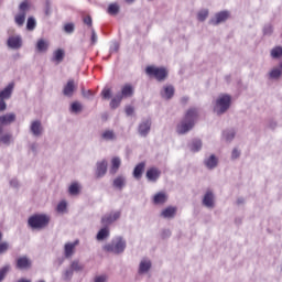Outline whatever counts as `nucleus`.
Instances as JSON below:
<instances>
[{
    "mask_svg": "<svg viewBox=\"0 0 282 282\" xmlns=\"http://www.w3.org/2000/svg\"><path fill=\"white\" fill-rule=\"evenodd\" d=\"M202 204L203 206H205V208H209V209L215 208V193L208 189L203 196Z\"/></svg>",
    "mask_w": 282,
    "mask_h": 282,
    "instance_id": "4468645a",
    "label": "nucleus"
},
{
    "mask_svg": "<svg viewBox=\"0 0 282 282\" xmlns=\"http://www.w3.org/2000/svg\"><path fill=\"white\" fill-rule=\"evenodd\" d=\"M268 129H271L272 131H274V129H276L278 123L274 119H270L267 123Z\"/></svg>",
    "mask_w": 282,
    "mask_h": 282,
    "instance_id": "052dcab7",
    "label": "nucleus"
},
{
    "mask_svg": "<svg viewBox=\"0 0 282 282\" xmlns=\"http://www.w3.org/2000/svg\"><path fill=\"white\" fill-rule=\"evenodd\" d=\"M120 164H122V162L120 161V158L115 156L111 160L110 173H112V175H115V173H118V169H120Z\"/></svg>",
    "mask_w": 282,
    "mask_h": 282,
    "instance_id": "473e14b6",
    "label": "nucleus"
},
{
    "mask_svg": "<svg viewBox=\"0 0 282 282\" xmlns=\"http://www.w3.org/2000/svg\"><path fill=\"white\" fill-rule=\"evenodd\" d=\"M69 111L70 113H80V111H83V104H80L79 101H74L73 104H70Z\"/></svg>",
    "mask_w": 282,
    "mask_h": 282,
    "instance_id": "e433bc0d",
    "label": "nucleus"
},
{
    "mask_svg": "<svg viewBox=\"0 0 282 282\" xmlns=\"http://www.w3.org/2000/svg\"><path fill=\"white\" fill-rule=\"evenodd\" d=\"M82 94L84 98H87L88 100H91V98H94V91L91 90L82 89Z\"/></svg>",
    "mask_w": 282,
    "mask_h": 282,
    "instance_id": "13d9d810",
    "label": "nucleus"
},
{
    "mask_svg": "<svg viewBox=\"0 0 282 282\" xmlns=\"http://www.w3.org/2000/svg\"><path fill=\"white\" fill-rule=\"evenodd\" d=\"M35 28H36V19H34L33 17H30L26 21V30H29V32H32Z\"/></svg>",
    "mask_w": 282,
    "mask_h": 282,
    "instance_id": "a18cd8bd",
    "label": "nucleus"
},
{
    "mask_svg": "<svg viewBox=\"0 0 282 282\" xmlns=\"http://www.w3.org/2000/svg\"><path fill=\"white\" fill-rule=\"evenodd\" d=\"M69 268L72 269L73 272H83L85 265L80 264L78 260H74Z\"/></svg>",
    "mask_w": 282,
    "mask_h": 282,
    "instance_id": "4c0bfd02",
    "label": "nucleus"
},
{
    "mask_svg": "<svg viewBox=\"0 0 282 282\" xmlns=\"http://www.w3.org/2000/svg\"><path fill=\"white\" fill-rule=\"evenodd\" d=\"M108 276L106 274L104 275H97L94 280V282H107L108 281Z\"/></svg>",
    "mask_w": 282,
    "mask_h": 282,
    "instance_id": "e2e57ef3",
    "label": "nucleus"
},
{
    "mask_svg": "<svg viewBox=\"0 0 282 282\" xmlns=\"http://www.w3.org/2000/svg\"><path fill=\"white\" fill-rule=\"evenodd\" d=\"M84 23H85V25H88V28H91V25H93L91 17L88 15V17L84 18Z\"/></svg>",
    "mask_w": 282,
    "mask_h": 282,
    "instance_id": "69168bd1",
    "label": "nucleus"
},
{
    "mask_svg": "<svg viewBox=\"0 0 282 282\" xmlns=\"http://www.w3.org/2000/svg\"><path fill=\"white\" fill-rule=\"evenodd\" d=\"M65 210H67V203L65 200H62L57 205V213H65Z\"/></svg>",
    "mask_w": 282,
    "mask_h": 282,
    "instance_id": "6e6d98bb",
    "label": "nucleus"
},
{
    "mask_svg": "<svg viewBox=\"0 0 282 282\" xmlns=\"http://www.w3.org/2000/svg\"><path fill=\"white\" fill-rule=\"evenodd\" d=\"M272 58H281L282 57V46H275L271 50Z\"/></svg>",
    "mask_w": 282,
    "mask_h": 282,
    "instance_id": "c03bdc74",
    "label": "nucleus"
},
{
    "mask_svg": "<svg viewBox=\"0 0 282 282\" xmlns=\"http://www.w3.org/2000/svg\"><path fill=\"white\" fill-rule=\"evenodd\" d=\"M176 213H177V207L170 206L162 210L161 217H163V219H173Z\"/></svg>",
    "mask_w": 282,
    "mask_h": 282,
    "instance_id": "393cba45",
    "label": "nucleus"
},
{
    "mask_svg": "<svg viewBox=\"0 0 282 282\" xmlns=\"http://www.w3.org/2000/svg\"><path fill=\"white\" fill-rule=\"evenodd\" d=\"M236 135L237 131L235 129H227L223 132V138L226 140V142H232Z\"/></svg>",
    "mask_w": 282,
    "mask_h": 282,
    "instance_id": "2f4dec72",
    "label": "nucleus"
},
{
    "mask_svg": "<svg viewBox=\"0 0 282 282\" xmlns=\"http://www.w3.org/2000/svg\"><path fill=\"white\" fill-rule=\"evenodd\" d=\"M97 43H98V34L96 33V30L91 29L90 44L96 45Z\"/></svg>",
    "mask_w": 282,
    "mask_h": 282,
    "instance_id": "4d7b16f0",
    "label": "nucleus"
},
{
    "mask_svg": "<svg viewBox=\"0 0 282 282\" xmlns=\"http://www.w3.org/2000/svg\"><path fill=\"white\" fill-rule=\"evenodd\" d=\"M133 111H134V109H133L132 106H127V107H126V113H127V116H133Z\"/></svg>",
    "mask_w": 282,
    "mask_h": 282,
    "instance_id": "774afa93",
    "label": "nucleus"
},
{
    "mask_svg": "<svg viewBox=\"0 0 282 282\" xmlns=\"http://www.w3.org/2000/svg\"><path fill=\"white\" fill-rule=\"evenodd\" d=\"M120 102H122V95L117 94L110 101V107L112 109H118L120 107Z\"/></svg>",
    "mask_w": 282,
    "mask_h": 282,
    "instance_id": "c9c22d12",
    "label": "nucleus"
},
{
    "mask_svg": "<svg viewBox=\"0 0 282 282\" xmlns=\"http://www.w3.org/2000/svg\"><path fill=\"white\" fill-rule=\"evenodd\" d=\"M145 74L150 76V78H155L159 83H164L166 78H169V70L164 67L158 66H147Z\"/></svg>",
    "mask_w": 282,
    "mask_h": 282,
    "instance_id": "39448f33",
    "label": "nucleus"
},
{
    "mask_svg": "<svg viewBox=\"0 0 282 282\" xmlns=\"http://www.w3.org/2000/svg\"><path fill=\"white\" fill-rule=\"evenodd\" d=\"M208 14H209L208 9H203V10L198 11L197 20L200 21V23H204V21H206V19H208Z\"/></svg>",
    "mask_w": 282,
    "mask_h": 282,
    "instance_id": "37998d69",
    "label": "nucleus"
},
{
    "mask_svg": "<svg viewBox=\"0 0 282 282\" xmlns=\"http://www.w3.org/2000/svg\"><path fill=\"white\" fill-rule=\"evenodd\" d=\"M17 115L14 112L0 116V135L3 133V127H8L15 122Z\"/></svg>",
    "mask_w": 282,
    "mask_h": 282,
    "instance_id": "f8f14e48",
    "label": "nucleus"
},
{
    "mask_svg": "<svg viewBox=\"0 0 282 282\" xmlns=\"http://www.w3.org/2000/svg\"><path fill=\"white\" fill-rule=\"evenodd\" d=\"M74 276V271L70 269V267L68 269H65L64 272L62 273V279L63 281L69 282L72 281Z\"/></svg>",
    "mask_w": 282,
    "mask_h": 282,
    "instance_id": "ea45409f",
    "label": "nucleus"
},
{
    "mask_svg": "<svg viewBox=\"0 0 282 282\" xmlns=\"http://www.w3.org/2000/svg\"><path fill=\"white\" fill-rule=\"evenodd\" d=\"M3 239V234L0 231V241ZM10 250V242L8 241H2L0 242V256L6 254Z\"/></svg>",
    "mask_w": 282,
    "mask_h": 282,
    "instance_id": "72a5a7b5",
    "label": "nucleus"
},
{
    "mask_svg": "<svg viewBox=\"0 0 282 282\" xmlns=\"http://www.w3.org/2000/svg\"><path fill=\"white\" fill-rule=\"evenodd\" d=\"M138 131L141 138H147V135L151 133V119H145L142 122H140L138 127Z\"/></svg>",
    "mask_w": 282,
    "mask_h": 282,
    "instance_id": "2eb2a0df",
    "label": "nucleus"
},
{
    "mask_svg": "<svg viewBox=\"0 0 282 282\" xmlns=\"http://www.w3.org/2000/svg\"><path fill=\"white\" fill-rule=\"evenodd\" d=\"M144 166H147V164L144 162H141L135 165V167L133 170V177L135 180H140L142 177V173H144Z\"/></svg>",
    "mask_w": 282,
    "mask_h": 282,
    "instance_id": "c85d7f7f",
    "label": "nucleus"
},
{
    "mask_svg": "<svg viewBox=\"0 0 282 282\" xmlns=\"http://www.w3.org/2000/svg\"><path fill=\"white\" fill-rule=\"evenodd\" d=\"M241 156V151L239 149L235 148L231 152V160H238V158Z\"/></svg>",
    "mask_w": 282,
    "mask_h": 282,
    "instance_id": "680f3d73",
    "label": "nucleus"
},
{
    "mask_svg": "<svg viewBox=\"0 0 282 282\" xmlns=\"http://www.w3.org/2000/svg\"><path fill=\"white\" fill-rule=\"evenodd\" d=\"M74 23H67L64 25V31L66 32V34H74Z\"/></svg>",
    "mask_w": 282,
    "mask_h": 282,
    "instance_id": "864d4df0",
    "label": "nucleus"
},
{
    "mask_svg": "<svg viewBox=\"0 0 282 282\" xmlns=\"http://www.w3.org/2000/svg\"><path fill=\"white\" fill-rule=\"evenodd\" d=\"M173 96H175V87H173V85L163 86V89L161 90V97L164 98V100H171Z\"/></svg>",
    "mask_w": 282,
    "mask_h": 282,
    "instance_id": "aec40b11",
    "label": "nucleus"
},
{
    "mask_svg": "<svg viewBox=\"0 0 282 282\" xmlns=\"http://www.w3.org/2000/svg\"><path fill=\"white\" fill-rule=\"evenodd\" d=\"M282 76V70L281 68H273L270 73H269V78H271V80H278V78H281Z\"/></svg>",
    "mask_w": 282,
    "mask_h": 282,
    "instance_id": "79ce46f5",
    "label": "nucleus"
},
{
    "mask_svg": "<svg viewBox=\"0 0 282 282\" xmlns=\"http://www.w3.org/2000/svg\"><path fill=\"white\" fill-rule=\"evenodd\" d=\"M30 149L33 153H37L39 152V143H36V142L31 143Z\"/></svg>",
    "mask_w": 282,
    "mask_h": 282,
    "instance_id": "338daca9",
    "label": "nucleus"
},
{
    "mask_svg": "<svg viewBox=\"0 0 282 282\" xmlns=\"http://www.w3.org/2000/svg\"><path fill=\"white\" fill-rule=\"evenodd\" d=\"M204 164L206 169H208L209 171H213V169H217V164H219V160L215 154H212L210 156L204 160Z\"/></svg>",
    "mask_w": 282,
    "mask_h": 282,
    "instance_id": "5701e85b",
    "label": "nucleus"
},
{
    "mask_svg": "<svg viewBox=\"0 0 282 282\" xmlns=\"http://www.w3.org/2000/svg\"><path fill=\"white\" fill-rule=\"evenodd\" d=\"M35 50L40 54H45V52H47V50H50V41L46 39L37 40V42L35 44Z\"/></svg>",
    "mask_w": 282,
    "mask_h": 282,
    "instance_id": "412c9836",
    "label": "nucleus"
},
{
    "mask_svg": "<svg viewBox=\"0 0 282 282\" xmlns=\"http://www.w3.org/2000/svg\"><path fill=\"white\" fill-rule=\"evenodd\" d=\"M171 235H172L171 229H163L161 231V239H169Z\"/></svg>",
    "mask_w": 282,
    "mask_h": 282,
    "instance_id": "bf43d9fd",
    "label": "nucleus"
},
{
    "mask_svg": "<svg viewBox=\"0 0 282 282\" xmlns=\"http://www.w3.org/2000/svg\"><path fill=\"white\" fill-rule=\"evenodd\" d=\"M100 138L105 142H116L118 140V134H116V131L111 129H106L101 132Z\"/></svg>",
    "mask_w": 282,
    "mask_h": 282,
    "instance_id": "f3484780",
    "label": "nucleus"
},
{
    "mask_svg": "<svg viewBox=\"0 0 282 282\" xmlns=\"http://www.w3.org/2000/svg\"><path fill=\"white\" fill-rule=\"evenodd\" d=\"M198 116L199 112L197 108H189L186 111L183 120L176 127V132L178 135H185V133L192 131V129L195 127V123L197 122Z\"/></svg>",
    "mask_w": 282,
    "mask_h": 282,
    "instance_id": "f257e3e1",
    "label": "nucleus"
},
{
    "mask_svg": "<svg viewBox=\"0 0 282 282\" xmlns=\"http://www.w3.org/2000/svg\"><path fill=\"white\" fill-rule=\"evenodd\" d=\"M230 19V11L223 10L217 13L209 20L210 25H221V23H226L227 20Z\"/></svg>",
    "mask_w": 282,
    "mask_h": 282,
    "instance_id": "0eeeda50",
    "label": "nucleus"
},
{
    "mask_svg": "<svg viewBox=\"0 0 282 282\" xmlns=\"http://www.w3.org/2000/svg\"><path fill=\"white\" fill-rule=\"evenodd\" d=\"M44 12L46 17H50L52 14V1L46 0L44 4Z\"/></svg>",
    "mask_w": 282,
    "mask_h": 282,
    "instance_id": "3c124183",
    "label": "nucleus"
},
{
    "mask_svg": "<svg viewBox=\"0 0 282 282\" xmlns=\"http://www.w3.org/2000/svg\"><path fill=\"white\" fill-rule=\"evenodd\" d=\"M107 12L108 14L115 17L116 14H118V12H120V6L118 3H111L108 6Z\"/></svg>",
    "mask_w": 282,
    "mask_h": 282,
    "instance_id": "58836bf2",
    "label": "nucleus"
},
{
    "mask_svg": "<svg viewBox=\"0 0 282 282\" xmlns=\"http://www.w3.org/2000/svg\"><path fill=\"white\" fill-rule=\"evenodd\" d=\"M10 142H12V133H4L0 137V143L6 147H10Z\"/></svg>",
    "mask_w": 282,
    "mask_h": 282,
    "instance_id": "a19ab883",
    "label": "nucleus"
},
{
    "mask_svg": "<svg viewBox=\"0 0 282 282\" xmlns=\"http://www.w3.org/2000/svg\"><path fill=\"white\" fill-rule=\"evenodd\" d=\"M77 243H78V240H75L74 242H67L64 246V257H65V259H70V257H74V250H76Z\"/></svg>",
    "mask_w": 282,
    "mask_h": 282,
    "instance_id": "4be33fe9",
    "label": "nucleus"
},
{
    "mask_svg": "<svg viewBox=\"0 0 282 282\" xmlns=\"http://www.w3.org/2000/svg\"><path fill=\"white\" fill-rule=\"evenodd\" d=\"M68 193L73 196L80 195V185L78 183H72L68 187Z\"/></svg>",
    "mask_w": 282,
    "mask_h": 282,
    "instance_id": "f704fd0d",
    "label": "nucleus"
},
{
    "mask_svg": "<svg viewBox=\"0 0 282 282\" xmlns=\"http://www.w3.org/2000/svg\"><path fill=\"white\" fill-rule=\"evenodd\" d=\"M272 32H274V29L272 28V24H265L263 26L264 36H272Z\"/></svg>",
    "mask_w": 282,
    "mask_h": 282,
    "instance_id": "8fccbe9b",
    "label": "nucleus"
},
{
    "mask_svg": "<svg viewBox=\"0 0 282 282\" xmlns=\"http://www.w3.org/2000/svg\"><path fill=\"white\" fill-rule=\"evenodd\" d=\"M120 50V44L118 42H113L112 46L110 47V54H113V52H118Z\"/></svg>",
    "mask_w": 282,
    "mask_h": 282,
    "instance_id": "0e129e2a",
    "label": "nucleus"
},
{
    "mask_svg": "<svg viewBox=\"0 0 282 282\" xmlns=\"http://www.w3.org/2000/svg\"><path fill=\"white\" fill-rule=\"evenodd\" d=\"M102 250L112 254H122L127 250V240L122 236H117L110 242L106 243Z\"/></svg>",
    "mask_w": 282,
    "mask_h": 282,
    "instance_id": "7ed1b4c3",
    "label": "nucleus"
},
{
    "mask_svg": "<svg viewBox=\"0 0 282 282\" xmlns=\"http://www.w3.org/2000/svg\"><path fill=\"white\" fill-rule=\"evenodd\" d=\"M101 96H102L104 100H109V98H111V89L110 88H105L101 91Z\"/></svg>",
    "mask_w": 282,
    "mask_h": 282,
    "instance_id": "5fc2aeb1",
    "label": "nucleus"
},
{
    "mask_svg": "<svg viewBox=\"0 0 282 282\" xmlns=\"http://www.w3.org/2000/svg\"><path fill=\"white\" fill-rule=\"evenodd\" d=\"M65 59V50L63 48H57L56 51L53 52V58L57 65L61 64L62 61Z\"/></svg>",
    "mask_w": 282,
    "mask_h": 282,
    "instance_id": "cd10ccee",
    "label": "nucleus"
},
{
    "mask_svg": "<svg viewBox=\"0 0 282 282\" xmlns=\"http://www.w3.org/2000/svg\"><path fill=\"white\" fill-rule=\"evenodd\" d=\"M28 226L32 230H43L50 226V216L45 214H34L28 219Z\"/></svg>",
    "mask_w": 282,
    "mask_h": 282,
    "instance_id": "20e7f679",
    "label": "nucleus"
},
{
    "mask_svg": "<svg viewBox=\"0 0 282 282\" xmlns=\"http://www.w3.org/2000/svg\"><path fill=\"white\" fill-rule=\"evenodd\" d=\"M10 272V264H6L0 269V282H3L8 273Z\"/></svg>",
    "mask_w": 282,
    "mask_h": 282,
    "instance_id": "49530a36",
    "label": "nucleus"
},
{
    "mask_svg": "<svg viewBox=\"0 0 282 282\" xmlns=\"http://www.w3.org/2000/svg\"><path fill=\"white\" fill-rule=\"evenodd\" d=\"M167 199H169V197L166 196V193L159 192L153 197V204H155L156 206L166 204Z\"/></svg>",
    "mask_w": 282,
    "mask_h": 282,
    "instance_id": "bb28decb",
    "label": "nucleus"
},
{
    "mask_svg": "<svg viewBox=\"0 0 282 282\" xmlns=\"http://www.w3.org/2000/svg\"><path fill=\"white\" fill-rule=\"evenodd\" d=\"M121 98H131L133 96V86L127 84L121 88V93H119Z\"/></svg>",
    "mask_w": 282,
    "mask_h": 282,
    "instance_id": "c756f323",
    "label": "nucleus"
},
{
    "mask_svg": "<svg viewBox=\"0 0 282 282\" xmlns=\"http://www.w3.org/2000/svg\"><path fill=\"white\" fill-rule=\"evenodd\" d=\"M25 13H19L18 15H15V23L17 25H19V28H22V25L25 23Z\"/></svg>",
    "mask_w": 282,
    "mask_h": 282,
    "instance_id": "09e8293b",
    "label": "nucleus"
},
{
    "mask_svg": "<svg viewBox=\"0 0 282 282\" xmlns=\"http://www.w3.org/2000/svg\"><path fill=\"white\" fill-rule=\"evenodd\" d=\"M122 214L120 212H111L101 217L102 226H111L115 221H118Z\"/></svg>",
    "mask_w": 282,
    "mask_h": 282,
    "instance_id": "9b49d317",
    "label": "nucleus"
},
{
    "mask_svg": "<svg viewBox=\"0 0 282 282\" xmlns=\"http://www.w3.org/2000/svg\"><path fill=\"white\" fill-rule=\"evenodd\" d=\"M77 86L74 79H69L62 90L63 96L66 98H73L74 94L76 93Z\"/></svg>",
    "mask_w": 282,
    "mask_h": 282,
    "instance_id": "ddd939ff",
    "label": "nucleus"
},
{
    "mask_svg": "<svg viewBox=\"0 0 282 282\" xmlns=\"http://www.w3.org/2000/svg\"><path fill=\"white\" fill-rule=\"evenodd\" d=\"M9 184L11 188H14L15 191H19V188H21V183L19 182L18 178H11Z\"/></svg>",
    "mask_w": 282,
    "mask_h": 282,
    "instance_id": "603ef678",
    "label": "nucleus"
},
{
    "mask_svg": "<svg viewBox=\"0 0 282 282\" xmlns=\"http://www.w3.org/2000/svg\"><path fill=\"white\" fill-rule=\"evenodd\" d=\"M111 231L109 230V227L105 226L97 232L96 239L97 241H105V239H109Z\"/></svg>",
    "mask_w": 282,
    "mask_h": 282,
    "instance_id": "a878e982",
    "label": "nucleus"
},
{
    "mask_svg": "<svg viewBox=\"0 0 282 282\" xmlns=\"http://www.w3.org/2000/svg\"><path fill=\"white\" fill-rule=\"evenodd\" d=\"M17 270H31L32 269V259L28 256H21L15 261Z\"/></svg>",
    "mask_w": 282,
    "mask_h": 282,
    "instance_id": "1a4fd4ad",
    "label": "nucleus"
},
{
    "mask_svg": "<svg viewBox=\"0 0 282 282\" xmlns=\"http://www.w3.org/2000/svg\"><path fill=\"white\" fill-rule=\"evenodd\" d=\"M202 140L200 139H194L192 140L191 144H189V151H192V153H197L199 151H202Z\"/></svg>",
    "mask_w": 282,
    "mask_h": 282,
    "instance_id": "7c9ffc66",
    "label": "nucleus"
},
{
    "mask_svg": "<svg viewBox=\"0 0 282 282\" xmlns=\"http://www.w3.org/2000/svg\"><path fill=\"white\" fill-rule=\"evenodd\" d=\"M232 105V97L228 94H220L213 102V111L216 116H224Z\"/></svg>",
    "mask_w": 282,
    "mask_h": 282,
    "instance_id": "f03ea898",
    "label": "nucleus"
},
{
    "mask_svg": "<svg viewBox=\"0 0 282 282\" xmlns=\"http://www.w3.org/2000/svg\"><path fill=\"white\" fill-rule=\"evenodd\" d=\"M29 131L33 138H41V135L45 133V128L43 127V122H41V120L35 119L31 121Z\"/></svg>",
    "mask_w": 282,
    "mask_h": 282,
    "instance_id": "423d86ee",
    "label": "nucleus"
},
{
    "mask_svg": "<svg viewBox=\"0 0 282 282\" xmlns=\"http://www.w3.org/2000/svg\"><path fill=\"white\" fill-rule=\"evenodd\" d=\"M151 268H153V262H151V259L143 258V259H141V261L139 263L138 274L140 276H142L144 274H149V272H151Z\"/></svg>",
    "mask_w": 282,
    "mask_h": 282,
    "instance_id": "9d476101",
    "label": "nucleus"
},
{
    "mask_svg": "<svg viewBox=\"0 0 282 282\" xmlns=\"http://www.w3.org/2000/svg\"><path fill=\"white\" fill-rule=\"evenodd\" d=\"M14 91V83H10L0 91V100H10L12 93Z\"/></svg>",
    "mask_w": 282,
    "mask_h": 282,
    "instance_id": "6ab92c4d",
    "label": "nucleus"
},
{
    "mask_svg": "<svg viewBox=\"0 0 282 282\" xmlns=\"http://www.w3.org/2000/svg\"><path fill=\"white\" fill-rule=\"evenodd\" d=\"M20 14H28V10H30V2L28 0H24L20 6H19Z\"/></svg>",
    "mask_w": 282,
    "mask_h": 282,
    "instance_id": "de8ad7c7",
    "label": "nucleus"
},
{
    "mask_svg": "<svg viewBox=\"0 0 282 282\" xmlns=\"http://www.w3.org/2000/svg\"><path fill=\"white\" fill-rule=\"evenodd\" d=\"M96 166H97L95 172L96 178L101 180V177H105V175H107V161L105 160L99 161L97 162Z\"/></svg>",
    "mask_w": 282,
    "mask_h": 282,
    "instance_id": "dca6fc26",
    "label": "nucleus"
},
{
    "mask_svg": "<svg viewBox=\"0 0 282 282\" xmlns=\"http://www.w3.org/2000/svg\"><path fill=\"white\" fill-rule=\"evenodd\" d=\"M112 186L117 191H122V188H124V186H127V177H124L122 175L117 176L112 182Z\"/></svg>",
    "mask_w": 282,
    "mask_h": 282,
    "instance_id": "b1692460",
    "label": "nucleus"
},
{
    "mask_svg": "<svg viewBox=\"0 0 282 282\" xmlns=\"http://www.w3.org/2000/svg\"><path fill=\"white\" fill-rule=\"evenodd\" d=\"M9 50H21L23 47V37L20 34L10 35L7 40Z\"/></svg>",
    "mask_w": 282,
    "mask_h": 282,
    "instance_id": "6e6552de",
    "label": "nucleus"
},
{
    "mask_svg": "<svg viewBox=\"0 0 282 282\" xmlns=\"http://www.w3.org/2000/svg\"><path fill=\"white\" fill-rule=\"evenodd\" d=\"M161 175L162 172L158 170V167H151L145 173V177L149 182H156L158 180H160Z\"/></svg>",
    "mask_w": 282,
    "mask_h": 282,
    "instance_id": "a211bd4d",
    "label": "nucleus"
}]
</instances>
